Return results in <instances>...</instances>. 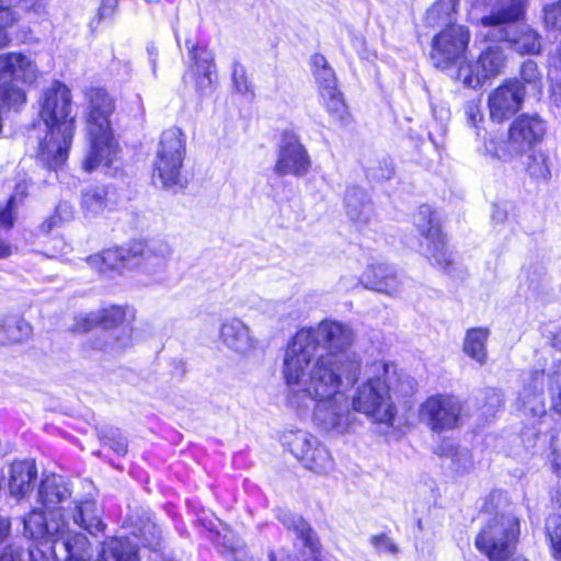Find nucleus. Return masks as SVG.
I'll return each instance as SVG.
<instances>
[{
	"label": "nucleus",
	"instance_id": "2f4dec72",
	"mask_svg": "<svg viewBox=\"0 0 561 561\" xmlns=\"http://www.w3.org/2000/svg\"><path fill=\"white\" fill-rule=\"evenodd\" d=\"M108 190L103 185H90L82 191L81 206L87 216H94L111 208Z\"/></svg>",
	"mask_w": 561,
	"mask_h": 561
},
{
	"label": "nucleus",
	"instance_id": "de8ad7c7",
	"mask_svg": "<svg viewBox=\"0 0 561 561\" xmlns=\"http://www.w3.org/2000/svg\"><path fill=\"white\" fill-rule=\"evenodd\" d=\"M16 207V194L12 195L4 206H0V228H11L14 222V209Z\"/></svg>",
	"mask_w": 561,
	"mask_h": 561
},
{
	"label": "nucleus",
	"instance_id": "5fc2aeb1",
	"mask_svg": "<svg viewBox=\"0 0 561 561\" xmlns=\"http://www.w3.org/2000/svg\"><path fill=\"white\" fill-rule=\"evenodd\" d=\"M24 7L25 9L34 12L38 16L43 15L46 12L45 0H25Z\"/></svg>",
	"mask_w": 561,
	"mask_h": 561
},
{
	"label": "nucleus",
	"instance_id": "a19ab883",
	"mask_svg": "<svg viewBox=\"0 0 561 561\" xmlns=\"http://www.w3.org/2000/svg\"><path fill=\"white\" fill-rule=\"evenodd\" d=\"M551 409L561 416V363L548 374Z\"/></svg>",
	"mask_w": 561,
	"mask_h": 561
},
{
	"label": "nucleus",
	"instance_id": "6e6552de",
	"mask_svg": "<svg viewBox=\"0 0 561 561\" xmlns=\"http://www.w3.org/2000/svg\"><path fill=\"white\" fill-rule=\"evenodd\" d=\"M373 369L376 375L356 387L352 397V408L376 423L391 426L397 414V407L390 394L389 365L376 362L373 364Z\"/></svg>",
	"mask_w": 561,
	"mask_h": 561
},
{
	"label": "nucleus",
	"instance_id": "7ed1b4c3",
	"mask_svg": "<svg viewBox=\"0 0 561 561\" xmlns=\"http://www.w3.org/2000/svg\"><path fill=\"white\" fill-rule=\"evenodd\" d=\"M70 112V90L55 81L44 93L39 121L34 126V129L44 133L43 137L38 136V159L50 170L61 167L68 158L76 122Z\"/></svg>",
	"mask_w": 561,
	"mask_h": 561
},
{
	"label": "nucleus",
	"instance_id": "a878e982",
	"mask_svg": "<svg viewBox=\"0 0 561 561\" xmlns=\"http://www.w3.org/2000/svg\"><path fill=\"white\" fill-rule=\"evenodd\" d=\"M344 206L347 217L358 225L369 224L375 216L374 205L367 193L355 185L346 188Z\"/></svg>",
	"mask_w": 561,
	"mask_h": 561
},
{
	"label": "nucleus",
	"instance_id": "3c124183",
	"mask_svg": "<svg viewBox=\"0 0 561 561\" xmlns=\"http://www.w3.org/2000/svg\"><path fill=\"white\" fill-rule=\"evenodd\" d=\"M552 468L561 477V433L552 438Z\"/></svg>",
	"mask_w": 561,
	"mask_h": 561
},
{
	"label": "nucleus",
	"instance_id": "49530a36",
	"mask_svg": "<svg viewBox=\"0 0 561 561\" xmlns=\"http://www.w3.org/2000/svg\"><path fill=\"white\" fill-rule=\"evenodd\" d=\"M485 403L483 405L484 414H494L503 404L502 393L494 388L484 390Z\"/></svg>",
	"mask_w": 561,
	"mask_h": 561
},
{
	"label": "nucleus",
	"instance_id": "f257e3e1",
	"mask_svg": "<svg viewBox=\"0 0 561 561\" xmlns=\"http://www.w3.org/2000/svg\"><path fill=\"white\" fill-rule=\"evenodd\" d=\"M354 332L350 325L323 320L299 330L285 350L282 373L286 385H299L306 376L344 377L353 386L360 374V357L351 350Z\"/></svg>",
	"mask_w": 561,
	"mask_h": 561
},
{
	"label": "nucleus",
	"instance_id": "c9c22d12",
	"mask_svg": "<svg viewBox=\"0 0 561 561\" xmlns=\"http://www.w3.org/2000/svg\"><path fill=\"white\" fill-rule=\"evenodd\" d=\"M546 534L553 558L561 561V515L552 514L547 518Z\"/></svg>",
	"mask_w": 561,
	"mask_h": 561
},
{
	"label": "nucleus",
	"instance_id": "cd10ccee",
	"mask_svg": "<svg viewBox=\"0 0 561 561\" xmlns=\"http://www.w3.org/2000/svg\"><path fill=\"white\" fill-rule=\"evenodd\" d=\"M70 496V490L64 478L57 474L47 476L38 489V501L47 510H54Z\"/></svg>",
	"mask_w": 561,
	"mask_h": 561
},
{
	"label": "nucleus",
	"instance_id": "052dcab7",
	"mask_svg": "<svg viewBox=\"0 0 561 561\" xmlns=\"http://www.w3.org/2000/svg\"><path fill=\"white\" fill-rule=\"evenodd\" d=\"M551 343H552L553 347L561 350V329L557 333L553 334V336L551 339Z\"/></svg>",
	"mask_w": 561,
	"mask_h": 561
},
{
	"label": "nucleus",
	"instance_id": "bf43d9fd",
	"mask_svg": "<svg viewBox=\"0 0 561 561\" xmlns=\"http://www.w3.org/2000/svg\"><path fill=\"white\" fill-rule=\"evenodd\" d=\"M9 530V522L5 518L0 517V540L7 536Z\"/></svg>",
	"mask_w": 561,
	"mask_h": 561
},
{
	"label": "nucleus",
	"instance_id": "e433bc0d",
	"mask_svg": "<svg viewBox=\"0 0 561 561\" xmlns=\"http://www.w3.org/2000/svg\"><path fill=\"white\" fill-rule=\"evenodd\" d=\"M99 437L105 446H108L115 454L123 456L127 453V439L122 432L115 427L99 430Z\"/></svg>",
	"mask_w": 561,
	"mask_h": 561
},
{
	"label": "nucleus",
	"instance_id": "5701e85b",
	"mask_svg": "<svg viewBox=\"0 0 561 561\" xmlns=\"http://www.w3.org/2000/svg\"><path fill=\"white\" fill-rule=\"evenodd\" d=\"M61 519L67 523L71 519L76 526L93 537L103 535L106 527L102 520V510L92 499L75 501Z\"/></svg>",
	"mask_w": 561,
	"mask_h": 561
},
{
	"label": "nucleus",
	"instance_id": "680f3d73",
	"mask_svg": "<svg viewBox=\"0 0 561 561\" xmlns=\"http://www.w3.org/2000/svg\"><path fill=\"white\" fill-rule=\"evenodd\" d=\"M506 218V213L495 208L493 211V219L496 221H503Z\"/></svg>",
	"mask_w": 561,
	"mask_h": 561
},
{
	"label": "nucleus",
	"instance_id": "4d7b16f0",
	"mask_svg": "<svg viewBox=\"0 0 561 561\" xmlns=\"http://www.w3.org/2000/svg\"><path fill=\"white\" fill-rule=\"evenodd\" d=\"M7 328V317L0 318V344L8 343V335L5 332Z\"/></svg>",
	"mask_w": 561,
	"mask_h": 561
},
{
	"label": "nucleus",
	"instance_id": "6e6d98bb",
	"mask_svg": "<svg viewBox=\"0 0 561 561\" xmlns=\"http://www.w3.org/2000/svg\"><path fill=\"white\" fill-rule=\"evenodd\" d=\"M147 53L149 55V61L151 64L152 70L156 71L157 66V57H158V48L154 44L147 45Z\"/></svg>",
	"mask_w": 561,
	"mask_h": 561
},
{
	"label": "nucleus",
	"instance_id": "13d9d810",
	"mask_svg": "<svg viewBox=\"0 0 561 561\" xmlns=\"http://www.w3.org/2000/svg\"><path fill=\"white\" fill-rule=\"evenodd\" d=\"M11 254V247L0 239V259L7 257Z\"/></svg>",
	"mask_w": 561,
	"mask_h": 561
},
{
	"label": "nucleus",
	"instance_id": "c03bdc74",
	"mask_svg": "<svg viewBox=\"0 0 561 561\" xmlns=\"http://www.w3.org/2000/svg\"><path fill=\"white\" fill-rule=\"evenodd\" d=\"M0 561H35L31 547L7 546L0 553Z\"/></svg>",
	"mask_w": 561,
	"mask_h": 561
},
{
	"label": "nucleus",
	"instance_id": "e2e57ef3",
	"mask_svg": "<svg viewBox=\"0 0 561 561\" xmlns=\"http://www.w3.org/2000/svg\"><path fill=\"white\" fill-rule=\"evenodd\" d=\"M268 559H270V561H276V557H275V554L273 552H271L268 554Z\"/></svg>",
	"mask_w": 561,
	"mask_h": 561
},
{
	"label": "nucleus",
	"instance_id": "dca6fc26",
	"mask_svg": "<svg viewBox=\"0 0 561 561\" xmlns=\"http://www.w3.org/2000/svg\"><path fill=\"white\" fill-rule=\"evenodd\" d=\"M310 168V156L298 135L291 130H285L277 146L274 172L278 176L294 175L301 178L309 172Z\"/></svg>",
	"mask_w": 561,
	"mask_h": 561
},
{
	"label": "nucleus",
	"instance_id": "8fccbe9b",
	"mask_svg": "<svg viewBox=\"0 0 561 561\" xmlns=\"http://www.w3.org/2000/svg\"><path fill=\"white\" fill-rule=\"evenodd\" d=\"M431 110L433 116L439 122V127L445 131V123L449 119V108L443 103H436L432 98L430 99Z\"/></svg>",
	"mask_w": 561,
	"mask_h": 561
},
{
	"label": "nucleus",
	"instance_id": "412c9836",
	"mask_svg": "<svg viewBox=\"0 0 561 561\" xmlns=\"http://www.w3.org/2000/svg\"><path fill=\"white\" fill-rule=\"evenodd\" d=\"M276 518L288 530L293 531L296 539L300 541L302 550V561H322V546L311 526L302 518V516L291 513L284 508L275 511Z\"/></svg>",
	"mask_w": 561,
	"mask_h": 561
},
{
	"label": "nucleus",
	"instance_id": "c85d7f7f",
	"mask_svg": "<svg viewBox=\"0 0 561 561\" xmlns=\"http://www.w3.org/2000/svg\"><path fill=\"white\" fill-rule=\"evenodd\" d=\"M136 546L128 538H111L103 543L96 561H138Z\"/></svg>",
	"mask_w": 561,
	"mask_h": 561
},
{
	"label": "nucleus",
	"instance_id": "79ce46f5",
	"mask_svg": "<svg viewBox=\"0 0 561 561\" xmlns=\"http://www.w3.org/2000/svg\"><path fill=\"white\" fill-rule=\"evenodd\" d=\"M231 76L233 88L238 93L242 95H245L248 93L252 94V85L248 79L247 71L243 65H241L239 61H233Z\"/></svg>",
	"mask_w": 561,
	"mask_h": 561
},
{
	"label": "nucleus",
	"instance_id": "58836bf2",
	"mask_svg": "<svg viewBox=\"0 0 561 561\" xmlns=\"http://www.w3.org/2000/svg\"><path fill=\"white\" fill-rule=\"evenodd\" d=\"M138 530L139 534L136 537L139 538V543L151 550H157L160 547L162 531L157 524L148 520Z\"/></svg>",
	"mask_w": 561,
	"mask_h": 561
},
{
	"label": "nucleus",
	"instance_id": "473e14b6",
	"mask_svg": "<svg viewBox=\"0 0 561 561\" xmlns=\"http://www.w3.org/2000/svg\"><path fill=\"white\" fill-rule=\"evenodd\" d=\"M490 330L486 328H472L466 333L463 352L480 365L485 364L488 358L486 341Z\"/></svg>",
	"mask_w": 561,
	"mask_h": 561
},
{
	"label": "nucleus",
	"instance_id": "1a4fd4ad",
	"mask_svg": "<svg viewBox=\"0 0 561 561\" xmlns=\"http://www.w3.org/2000/svg\"><path fill=\"white\" fill-rule=\"evenodd\" d=\"M545 133L546 124L539 115L523 114L511 125L508 140L500 146L494 140L485 141L484 152L507 161L530 150L542 140Z\"/></svg>",
	"mask_w": 561,
	"mask_h": 561
},
{
	"label": "nucleus",
	"instance_id": "2eb2a0df",
	"mask_svg": "<svg viewBox=\"0 0 561 561\" xmlns=\"http://www.w3.org/2000/svg\"><path fill=\"white\" fill-rule=\"evenodd\" d=\"M470 39V33L462 25H451L434 36L431 59L435 67L447 70L463 56Z\"/></svg>",
	"mask_w": 561,
	"mask_h": 561
},
{
	"label": "nucleus",
	"instance_id": "20e7f679",
	"mask_svg": "<svg viewBox=\"0 0 561 561\" xmlns=\"http://www.w3.org/2000/svg\"><path fill=\"white\" fill-rule=\"evenodd\" d=\"M24 536L47 546L56 561H89L91 548L88 538L78 531H72L65 519L50 518L39 510H33L23 518Z\"/></svg>",
	"mask_w": 561,
	"mask_h": 561
},
{
	"label": "nucleus",
	"instance_id": "bb28decb",
	"mask_svg": "<svg viewBox=\"0 0 561 561\" xmlns=\"http://www.w3.org/2000/svg\"><path fill=\"white\" fill-rule=\"evenodd\" d=\"M36 476L37 469L33 460L14 461L10 468V493L15 497L24 496L31 490V483Z\"/></svg>",
	"mask_w": 561,
	"mask_h": 561
},
{
	"label": "nucleus",
	"instance_id": "ddd939ff",
	"mask_svg": "<svg viewBox=\"0 0 561 561\" xmlns=\"http://www.w3.org/2000/svg\"><path fill=\"white\" fill-rule=\"evenodd\" d=\"M491 42L492 39L488 37ZM497 41L484 47L476 61L462 62L456 79L471 89L480 88L488 79L499 76L505 67L506 56Z\"/></svg>",
	"mask_w": 561,
	"mask_h": 561
},
{
	"label": "nucleus",
	"instance_id": "0e129e2a",
	"mask_svg": "<svg viewBox=\"0 0 561 561\" xmlns=\"http://www.w3.org/2000/svg\"><path fill=\"white\" fill-rule=\"evenodd\" d=\"M511 561H527V560L522 557H516V558L512 559Z\"/></svg>",
	"mask_w": 561,
	"mask_h": 561
},
{
	"label": "nucleus",
	"instance_id": "f8f14e48",
	"mask_svg": "<svg viewBox=\"0 0 561 561\" xmlns=\"http://www.w3.org/2000/svg\"><path fill=\"white\" fill-rule=\"evenodd\" d=\"M415 226L423 237L421 248L432 263L447 271L453 263L451 253L446 247L435 211L428 205H422L415 215Z\"/></svg>",
	"mask_w": 561,
	"mask_h": 561
},
{
	"label": "nucleus",
	"instance_id": "ea45409f",
	"mask_svg": "<svg viewBox=\"0 0 561 561\" xmlns=\"http://www.w3.org/2000/svg\"><path fill=\"white\" fill-rule=\"evenodd\" d=\"M19 13L10 5H7L3 0H0V48L7 46L10 37L7 28L11 27L19 21Z\"/></svg>",
	"mask_w": 561,
	"mask_h": 561
},
{
	"label": "nucleus",
	"instance_id": "603ef678",
	"mask_svg": "<svg viewBox=\"0 0 561 561\" xmlns=\"http://www.w3.org/2000/svg\"><path fill=\"white\" fill-rule=\"evenodd\" d=\"M117 4L118 0H102L101 5L98 10V23L111 19L116 11Z\"/></svg>",
	"mask_w": 561,
	"mask_h": 561
},
{
	"label": "nucleus",
	"instance_id": "72a5a7b5",
	"mask_svg": "<svg viewBox=\"0 0 561 561\" xmlns=\"http://www.w3.org/2000/svg\"><path fill=\"white\" fill-rule=\"evenodd\" d=\"M520 79H518L523 85L526 88V93L528 90L535 94H539L542 88V78L538 69V65L534 60H526L522 64L520 67Z\"/></svg>",
	"mask_w": 561,
	"mask_h": 561
},
{
	"label": "nucleus",
	"instance_id": "864d4df0",
	"mask_svg": "<svg viewBox=\"0 0 561 561\" xmlns=\"http://www.w3.org/2000/svg\"><path fill=\"white\" fill-rule=\"evenodd\" d=\"M453 463L455 466V470L457 471L467 470V468L471 463L468 450H457L456 454L453 456Z\"/></svg>",
	"mask_w": 561,
	"mask_h": 561
},
{
	"label": "nucleus",
	"instance_id": "b1692460",
	"mask_svg": "<svg viewBox=\"0 0 561 561\" xmlns=\"http://www.w3.org/2000/svg\"><path fill=\"white\" fill-rule=\"evenodd\" d=\"M360 284L370 290L396 296L401 293V280L396 270L383 263H371L364 271Z\"/></svg>",
	"mask_w": 561,
	"mask_h": 561
},
{
	"label": "nucleus",
	"instance_id": "f3484780",
	"mask_svg": "<svg viewBox=\"0 0 561 561\" xmlns=\"http://www.w3.org/2000/svg\"><path fill=\"white\" fill-rule=\"evenodd\" d=\"M462 410V403L457 397L436 394L421 405L420 417L432 431L442 432L459 426Z\"/></svg>",
	"mask_w": 561,
	"mask_h": 561
},
{
	"label": "nucleus",
	"instance_id": "f704fd0d",
	"mask_svg": "<svg viewBox=\"0 0 561 561\" xmlns=\"http://www.w3.org/2000/svg\"><path fill=\"white\" fill-rule=\"evenodd\" d=\"M5 332L8 342L18 343L30 337L32 327L20 316H9L7 317Z\"/></svg>",
	"mask_w": 561,
	"mask_h": 561
},
{
	"label": "nucleus",
	"instance_id": "393cba45",
	"mask_svg": "<svg viewBox=\"0 0 561 561\" xmlns=\"http://www.w3.org/2000/svg\"><path fill=\"white\" fill-rule=\"evenodd\" d=\"M222 343L239 354H247L255 347V340L249 328L237 318L226 320L220 328Z\"/></svg>",
	"mask_w": 561,
	"mask_h": 561
},
{
	"label": "nucleus",
	"instance_id": "09e8293b",
	"mask_svg": "<svg viewBox=\"0 0 561 561\" xmlns=\"http://www.w3.org/2000/svg\"><path fill=\"white\" fill-rule=\"evenodd\" d=\"M465 114H466L468 123L473 128L477 129V136L479 137L480 136L479 123H481L483 119L480 105L474 101L467 102L465 105Z\"/></svg>",
	"mask_w": 561,
	"mask_h": 561
},
{
	"label": "nucleus",
	"instance_id": "9b49d317",
	"mask_svg": "<svg viewBox=\"0 0 561 561\" xmlns=\"http://www.w3.org/2000/svg\"><path fill=\"white\" fill-rule=\"evenodd\" d=\"M519 522L512 514L494 516L476 538V547L490 561H507L514 552Z\"/></svg>",
	"mask_w": 561,
	"mask_h": 561
},
{
	"label": "nucleus",
	"instance_id": "7c9ffc66",
	"mask_svg": "<svg viewBox=\"0 0 561 561\" xmlns=\"http://www.w3.org/2000/svg\"><path fill=\"white\" fill-rule=\"evenodd\" d=\"M460 0H436L425 12L424 23L430 27L451 26Z\"/></svg>",
	"mask_w": 561,
	"mask_h": 561
},
{
	"label": "nucleus",
	"instance_id": "6ab92c4d",
	"mask_svg": "<svg viewBox=\"0 0 561 561\" xmlns=\"http://www.w3.org/2000/svg\"><path fill=\"white\" fill-rule=\"evenodd\" d=\"M312 73L318 84L323 105L332 115L341 117L345 110L344 99L337 88L335 72L327 58L321 54H314L311 58Z\"/></svg>",
	"mask_w": 561,
	"mask_h": 561
},
{
	"label": "nucleus",
	"instance_id": "c756f323",
	"mask_svg": "<svg viewBox=\"0 0 561 561\" xmlns=\"http://www.w3.org/2000/svg\"><path fill=\"white\" fill-rule=\"evenodd\" d=\"M190 58L194 62L195 72L198 76L196 85L201 91H205L210 88L213 82V54L205 47L193 45L190 48Z\"/></svg>",
	"mask_w": 561,
	"mask_h": 561
},
{
	"label": "nucleus",
	"instance_id": "a211bd4d",
	"mask_svg": "<svg viewBox=\"0 0 561 561\" xmlns=\"http://www.w3.org/2000/svg\"><path fill=\"white\" fill-rule=\"evenodd\" d=\"M288 445L291 454L307 469L320 474L328 473L333 469V459L329 450L314 436L306 432H297Z\"/></svg>",
	"mask_w": 561,
	"mask_h": 561
},
{
	"label": "nucleus",
	"instance_id": "0eeeda50",
	"mask_svg": "<svg viewBox=\"0 0 561 561\" xmlns=\"http://www.w3.org/2000/svg\"><path fill=\"white\" fill-rule=\"evenodd\" d=\"M113 111V100L104 90L91 91L87 119L90 149L83 160V168L88 172L100 165L110 168L114 162L117 145L110 121Z\"/></svg>",
	"mask_w": 561,
	"mask_h": 561
},
{
	"label": "nucleus",
	"instance_id": "4be33fe9",
	"mask_svg": "<svg viewBox=\"0 0 561 561\" xmlns=\"http://www.w3.org/2000/svg\"><path fill=\"white\" fill-rule=\"evenodd\" d=\"M546 374L543 370L531 371L525 379L518 392L516 407L525 415L540 417L546 414L543 390Z\"/></svg>",
	"mask_w": 561,
	"mask_h": 561
},
{
	"label": "nucleus",
	"instance_id": "f03ea898",
	"mask_svg": "<svg viewBox=\"0 0 561 561\" xmlns=\"http://www.w3.org/2000/svg\"><path fill=\"white\" fill-rule=\"evenodd\" d=\"M306 376L299 385L290 387L289 404L301 413L312 410L314 422L325 431L345 432L352 423L347 398L342 389L347 388L344 377Z\"/></svg>",
	"mask_w": 561,
	"mask_h": 561
},
{
	"label": "nucleus",
	"instance_id": "aec40b11",
	"mask_svg": "<svg viewBox=\"0 0 561 561\" xmlns=\"http://www.w3.org/2000/svg\"><path fill=\"white\" fill-rule=\"evenodd\" d=\"M526 95V88L517 79H507L489 95L490 116L503 122L519 111Z\"/></svg>",
	"mask_w": 561,
	"mask_h": 561
},
{
	"label": "nucleus",
	"instance_id": "37998d69",
	"mask_svg": "<svg viewBox=\"0 0 561 561\" xmlns=\"http://www.w3.org/2000/svg\"><path fill=\"white\" fill-rule=\"evenodd\" d=\"M369 542L378 554L396 556L400 551L398 545L386 534L373 535Z\"/></svg>",
	"mask_w": 561,
	"mask_h": 561
},
{
	"label": "nucleus",
	"instance_id": "69168bd1",
	"mask_svg": "<svg viewBox=\"0 0 561 561\" xmlns=\"http://www.w3.org/2000/svg\"><path fill=\"white\" fill-rule=\"evenodd\" d=\"M62 207H66V205H59L57 209L59 210V209H61Z\"/></svg>",
	"mask_w": 561,
	"mask_h": 561
},
{
	"label": "nucleus",
	"instance_id": "a18cd8bd",
	"mask_svg": "<svg viewBox=\"0 0 561 561\" xmlns=\"http://www.w3.org/2000/svg\"><path fill=\"white\" fill-rule=\"evenodd\" d=\"M543 22L548 28L561 31V0L545 5Z\"/></svg>",
	"mask_w": 561,
	"mask_h": 561
},
{
	"label": "nucleus",
	"instance_id": "423d86ee",
	"mask_svg": "<svg viewBox=\"0 0 561 561\" xmlns=\"http://www.w3.org/2000/svg\"><path fill=\"white\" fill-rule=\"evenodd\" d=\"M171 255V248L163 241H133L126 247L104 250L88 257V263L100 274L111 277L113 273L124 270H141L157 273L164 268Z\"/></svg>",
	"mask_w": 561,
	"mask_h": 561
},
{
	"label": "nucleus",
	"instance_id": "4c0bfd02",
	"mask_svg": "<svg viewBox=\"0 0 561 561\" xmlns=\"http://www.w3.org/2000/svg\"><path fill=\"white\" fill-rule=\"evenodd\" d=\"M526 170L529 176L536 181L546 182L550 179L548 157L541 152L528 157Z\"/></svg>",
	"mask_w": 561,
	"mask_h": 561
},
{
	"label": "nucleus",
	"instance_id": "39448f33",
	"mask_svg": "<svg viewBox=\"0 0 561 561\" xmlns=\"http://www.w3.org/2000/svg\"><path fill=\"white\" fill-rule=\"evenodd\" d=\"M525 3L526 0H496L491 14L481 19L482 26L489 27L484 36L507 42L520 55H539L542 50L539 33L529 25L514 24L523 18Z\"/></svg>",
	"mask_w": 561,
	"mask_h": 561
},
{
	"label": "nucleus",
	"instance_id": "9d476101",
	"mask_svg": "<svg viewBox=\"0 0 561 561\" xmlns=\"http://www.w3.org/2000/svg\"><path fill=\"white\" fill-rule=\"evenodd\" d=\"M186 154L182 130L171 127L161 134L153 168V181L162 187H183L182 167Z\"/></svg>",
	"mask_w": 561,
	"mask_h": 561
},
{
	"label": "nucleus",
	"instance_id": "4468645a",
	"mask_svg": "<svg viewBox=\"0 0 561 561\" xmlns=\"http://www.w3.org/2000/svg\"><path fill=\"white\" fill-rule=\"evenodd\" d=\"M125 310L118 306H112L104 309L100 316H93L90 322L99 324V339L104 342L95 346L107 352L118 353L130 345L131 329L124 324Z\"/></svg>",
	"mask_w": 561,
	"mask_h": 561
}]
</instances>
